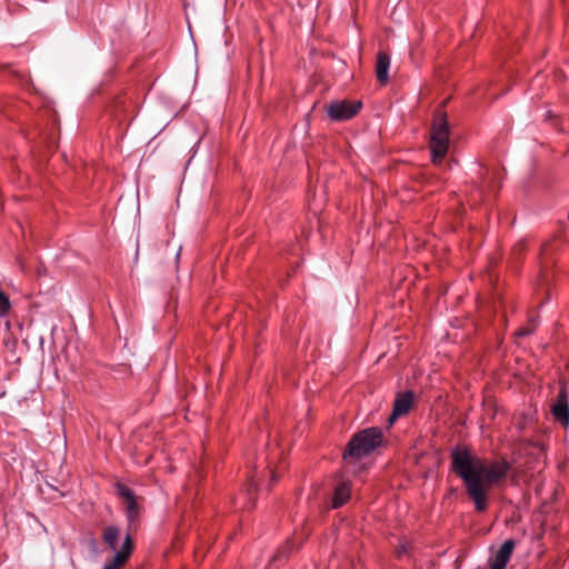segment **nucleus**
<instances>
[{
    "mask_svg": "<svg viewBox=\"0 0 569 569\" xmlns=\"http://www.w3.org/2000/svg\"><path fill=\"white\" fill-rule=\"evenodd\" d=\"M450 469L463 482L468 497L475 505L477 512L488 509L489 492L500 481L505 480L510 465L506 460L486 462L473 455L468 448L456 446L452 448Z\"/></svg>",
    "mask_w": 569,
    "mask_h": 569,
    "instance_id": "nucleus-1",
    "label": "nucleus"
},
{
    "mask_svg": "<svg viewBox=\"0 0 569 569\" xmlns=\"http://www.w3.org/2000/svg\"><path fill=\"white\" fill-rule=\"evenodd\" d=\"M382 438L383 432L378 427L367 428L357 432L349 440L343 451V460L350 462L370 455L382 443Z\"/></svg>",
    "mask_w": 569,
    "mask_h": 569,
    "instance_id": "nucleus-2",
    "label": "nucleus"
},
{
    "mask_svg": "<svg viewBox=\"0 0 569 569\" xmlns=\"http://www.w3.org/2000/svg\"><path fill=\"white\" fill-rule=\"evenodd\" d=\"M449 137L450 127L447 120V114L446 112L438 111L433 118L429 141L431 161L435 164L440 163L447 154L449 149Z\"/></svg>",
    "mask_w": 569,
    "mask_h": 569,
    "instance_id": "nucleus-3",
    "label": "nucleus"
},
{
    "mask_svg": "<svg viewBox=\"0 0 569 569\" xmlns=\"http://www.w3.org/2000/svg\"><path fill=\"white\" fill-rule=\"evenodd\" d=\"M361 107V101L339 100L331 102L327 107V113L333 121H345L353 118Z\"/></svg>",
    "mask_w": 569,
    "mask_h": 569,
    "instance_id": "nucleus-4",
    "label": "nucleus"
},
{
    "mask_svg": "<svg viewBox=\"0 0 569 569\" xmlns=\"http://www.w3.org/2000/svg\"><path fill=\"white\" fill-rule=\"evenodd\" d=\"M118 496L123 499L129 530L134 526L139 517V508L133 491L123 483L116 485Z\"/></svg>",
    "mask_w": 569,
    "mask_h": 569,
    "instance_id": "nucleus-5",
    "label": "nucleus"
},
{
    "mask_svg": "<svg viewBox=\"0 0 569 569\" xmlns=\"http://www.w3.org/2000/svg\"><path fill=\"white\" fill-rule=\"evenodd\" d=\"M133 550V540L128 532L123 539L121 548L114 552V556L104 563L102 569H120L129 560Z\"/></svg>",
    "mask_w": 569,
    "mask_h": 569,
    "instance_id": "nucleus-6",
    "label": "nucleus"
},
{
    "mask_svg": "<svg viewBox=\"0 0 569 569\" xmlns=\"http://www.w3.org/2000/svg\"><path fill=\"white\" fill-rule=\"evenodd\" d=\"M258 490L259 478L258 475H253L246 485V488L237 497L236 503L247 510L254 508Z\"/></svg>",
    "mask_w": 569,
    "mask_h": 569,
    "instance_id": "nucleus-7",
    "label": "nucleus"
},
{
    "mask_svg": "<svg viewBox=\"0 0 569 569\" xmlns=\"http://www.w3.org/2000/svg\"><path fill=\"white\" fill-rule=\"evenodd\" d=\"M551 415L563 427L569 426V401L565 388L559 390L556 402L551 406Z\"/></svg>",
    "mask_w": 569,
    "mask_h": 569,
    "instance_id": "nucleus-8",
    "label": "nucleus"
},
{
    "mask_svg": "<svg viewBox=\"0 0 569 569\" xmlns=\"http://www.w3.org/2000/svg\"><path fill=\"white\" fill-rule=\"evenodd\" d=\"M415 393L410 390L399 393L393 402L389 422L393 423L399 417L407 415L412 408Z\"/></svg>",
    "mask_w": 569,
    "mask_h": 569,
    "instance_id": "nucleus-9",
    "label": "nucleus"
},
{
    "mask_svg": "<svg viewBox=\"0 0 569 569\" xmlns=\"http://www.w3.org/2000/svg\"><path fill=\"white\" fill-rule=\"evenodd\" d=\"M512 539L506 540L490 559V569H505L515 549Z\"/></svg>",
    "mask_w": 569,
    "mask_h": 569,
    "instance_id": "nucleus-10",
    "label": "nucleus"
},
{
    "mask_svg": "<svg viewBox=\"0 0 569 569\" xmlns=\"http://www.w3.org/2000/svg\"><path fill=\"white\" fill-rule=\"evenodd\" d=\"M389 68H390L389 54L385 51H379L377 54L376 76H377V80L381 84H386L389 81Z\"/></svg>",
    "mask_w": 569,
    "mask_h": 569,
    "instance_id": "nucleus-11",
    "label": "nucleus"
},
{
    "mask_svg": "<svg viewBox=\"0 0 569 569\" xmlns=\"http://www.w3.org/2000/svg\"><path fill=\"white\" fill-rule=\"evenodd\" d=\"M351 488L349 481L339 482L333 492L332 508L338 509L342 507L350 499Z\"/></svg>",
    "mask_w": 569,
    "mask_h": 569,
    "instance_id": "nucleus-12",
    "label": "nucleus"
},
{
    "mask_svg": "<svg viewBox=\"0 0 569 569\" xmlns=\"http://www.w3.org/2000/svg\"><path fill=\"white\" fill-rule=\"evenodd\" d=\"M120 537V529L117 526H107L102 531L103 542L114 552L117 550L118 540Z\"/></svg>",
    "mask_w": 569,
    "mask_h": 569,
    "instance_id": "nucleus-13",
    "label": "nucleus"
},
{
    "mask_svg": "<svg viewBox=\"0 0 569 569\" xmlns=\"http://www.w3.org/2000/svg\"><path fill=\"white\" fill-rule=\"evenodd\" d=\"M292 550H293L292 542H291V541H287V542L284 543V546H282V547L277 551V553L271 558L269 566L273 565L274 562H277V561H278V560H280L281 558L287 557L290 552H292Z\"/></svg>",
    "mask_w": 569,
    "mask_h": 569,
    "instance_id": "nucleus-14",
    "label": "nucleus"
},
{
    "mask_svg": "<svg viewBox=\"0 0 569 569\" xmlns=\"http://www.w3.org/2000/svg\"><path fill=\"white\" fill-rule=\"evenodd\" d=\"M11 310V302L8 295L0 289V318L6 317Z\"/></svg>",
    "mask_w": 569,
    "mask_h": 569,
    "instance_id": "nucleus-15",
    "label": "nucleus"
},
{
    "mask_svg": "<svg viewBox=\"0 0 569 569\" xmlns=\"http://www.w3.org/2000/svg\"><path fill=\"white\" fill-rule=\"evenodd\" d=\"M537 328V322L535 318H530L527 327H521L517 330L516 337L522 338L530 336L535 329Z\"/></svg>",
    "mask_w": 569,
    "mask_h": 569,
    "instance_id": "nucleus-16",
    "label": "nucleus"
},
{
    "mask_svg": "<svg viewBox=\"0 0 569 569\" xmlns=\"http://www.w3.org/2000/svg\"><path fill=\"white\" fill-rule=\"evenodd\" d=\"M270 481H271V482H276V481H277V475H276V472H274V471H271Z\"/></svg>",
    "mask_w": 569,
    "mask_h": 569,
    "instance_id": "nucleus-17",
    "label": "nucleus"
},
{
    "mask_svg": "<svg viewBox=\"0 0 569 569\" xmlns=\"http://www.w3.org/2000/svg\"><path fill=\"white\" fill-rule=\"evenodd\" d=\"M406 552H407L406 546H401V548L398 551V555L401 556L402 553H406Z\"/></svg>",
    "mask_w": 569,
    "mask_h": 569,
    "instance_id": "nucleus-18",
    "label": "nucleus"
},
{
    "mask_svg": "<svg viewBox=\"0 0 569 569\" xmlns=\"http://www.w3.org/2000/svg\"><path fill=\"white\" fill-rule=\"evenodd\" d=\"M547 252V244H545L542 248H541V253H546Z\"/></svg>",
    "mask_w": 569,
    "mask_h": 569,
    "instance_id": "nucleus-19",
    "label": "nucleus"
}]
</instances>
